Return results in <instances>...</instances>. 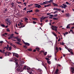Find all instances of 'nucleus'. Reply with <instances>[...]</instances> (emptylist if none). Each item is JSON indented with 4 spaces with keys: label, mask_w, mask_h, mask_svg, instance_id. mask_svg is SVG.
<instances>
[{
    "label": "nucleus",
    "mask_w": 74,
    "mask_h": 74,
    "mask_svg": "<svg viewBox=\"0 0 74 74\" xmlns=\"http://www.w3.org/2000/svg\"><path fill=\"white\" fill-rule=\"evenodd\" d=\"M35 11L36 12H39L40 10H38V9H37Z\"/></svg>",
    "instance_id": "obj_44"
},
{
    "label": "nucleus",
    "mask_w": 74,
    "mask_h": 74,
    "mask_svg": "<svg viewBox=\"0 0 74 74\" xmlns=\"http://www.w3.org/2000/svg\"><path fill=\"white\" fill-rule=\"evenodd\" d=\"M1 26L2 27H5V25L4 24H1Z\"/></svg>",
    "instance_id": "obj_30"
},
{
    "label": "nucleus",
    "mask_w": 74,
    "mask_h": 74,
    "mask_svg": "<svg viewBox=\"0 0 74 74\" xmlns=\"http://www.w3.org/2000/svg\"><path fill=\"white\" fill-rule=\"evenodd\" d=\"M70 52V53H71V54H72V55H73L74 54L73 52L71 51Z\"/></svg>",
    "instance_id": "obj_48"
},
{
    "label": "nucleus",
    "mask_w": 74,
    "mask_h": 74,
    "mask_svg": "<svg viewBox=\"0 0 74 74\" xmlns=\"http://www.w3.org/2000/svg\"><path fill=\"white\" fill-rule=\"evenodd\" d=\"M17 40L19 42H21V39H20L19 38H18V39H17Z\"/></svg>",
    "instance_id": "obj_21"
},
{
    "label": "nucleus",
    "mask_w": 74,
    "mask_h": 74,
    "mask_svg": "<svg viewBox=\"0 0 74 74\" xmlns=\"http://www.w3.org/2000/svg\"><path fill=\"white\" fill-rule=\"evenodd\" d=\"M27 50L28 51H33L32 48L28 49H27Z\"/></svg>",
    "instance_id": "obj_18"
},
{
    "label": "nucleus",
    "mask_w": 74,
    "mask_h": 74,
    "mask_svg": "<svg viewBox=\"0 0 74 74\" xmlns=\"http://www.w3.org/2000/svg\"><path fill=\"white\" fill-rule=\"evenodd\" d=\"M58 71H59V69H57L56 70V72H55V74H58Z\"/></svg>",
    "instance_id": "obj_15"
},
{
    "label": "nucleus",
    "mask_w": 74,
    "mask_h": 74,
    "mask_svg": "<svg viewBox=\"0 0 74 74\" xmlns=\"http://www.w3.org/2000/svg\"><path fill=\"white\" fill-rule=\"evenodd\" d=\"M28 11V12H33V10H31L29 11Z\"/></svg>",
    "instance_id": "obj_38"
},
{
    "label": "nucleus",
    "mask_w": 74,
    "mask_h": 74,
    "mask_svg": "<svg viewBox=\"0 0 74 74\" xmlns=\"http://www.w3.org/2000/svg\"><path fill=\"white\" fill-rule=\"evenodd\" d=\"M52 4H53V5L54 6V7H55V6H58V4H57L53 2H52Z\"/></svg>",
    "instance_id": "obj_12"
},
{
    "label": "nucleus",
    "mask_w": 74,
    "mask_h": 74,
    "mask_svg": "<svg viewBox=\"0 0 74 74\" xmlns=\"http://www.w3.org/2000/svg\"><path fill=\"white\" fill-rule=\"evenodd\" d=\"M56 11H61V9H59L58 8H56Z\"/></svg>",
    "instance_id": "obj_32"
},
{
    "label": "nucleus",
    "mask_w": 74,
    "mask_h": 74,
    "mask_svg": "<svg viewBox=\"0 0 74 74\" xmlns=\"http://www.w3.org/2000/svg\"><path fill=\"white\" fill-rule=\"evenodd\" d=\"M37 7L38 8H40V7H41V6L40 5H39L38 4Z\"/></svg>",
    "instance_id": "obj_26"
},
{
    "label": "nucleus",
    "mask_w": 74,
    "mask_h": 74,
    "mask_svg": "<svg viewBox=\"0 0 74 74\" xmlns=\"http://www.w3.org/2000/svg\"><path fill=\"white\" fill-rule=\"evenodd\" d=\"M45 59H46V60H49V58H45Z\"/></svg>",
    "instance_id": "obj_41"
},
{
    "label": "nucleus",
    "mask_w": 74,
    "mask_h": 74,
    "mask_svg": "<svg viewBox=\"0 0 74 74\" xmlns=\"http://www.w3.org/2000/svg\"><path fill=\"white\" fill-rule=\"evenodd\" d=\"M15 34H19V33H17V32H15Z\"/></svg>",
    "instance_id": "obj_58"
},
{
    "label": "nucleus",
    "mask_w": 74,
    "mask_h": 74,
    "mask_svg": "<svg viewBox=\"0 0 74 74\" xmlns=\"http://www.w3.org/2000/svg\"><path fill=\"white\" fill-rule=\"evenodd\" d=\"M58 14H55V15H54V17H57V16H58Z\"/></svg>",
    "instance_id": "obj_43"
},
{
    "label": "nucleus",
    "mask_w": 74,
    "mask_h": 74,
    "mask_svg": "<svg viewBox=\"0 0 74 74\" xmlns=\"http://www.w3.org/2000/svg\"><path fill=\"white\" fill-rule=\"evenodd\" d=\"M7 9H5L4 11V13H6V12H7Z\"/></svg>",
    "instance_id": "obj_25"
},
{
    "label": "nucleus",
    "mask_w": 74,
    "mask_h": 74,
    "mask_svg": "<svg viewBox=\"0 0 74 74\" xmlns=\"http://www.w3.org/2000/svg\"><path fill=\"white\" fill-rule=\"evenodd\" d=\"M43 17L44 16L40 18V19H42V20H44V19H47L48 18V17H44V18Z\"/></svg>",
    "instance_id": "obj_11"
},
{
    "label": "nucleus",
    "mask_w": 74,
    "mask_h": 74,
    "mask_svg": "<svg viewBox=\"0 0 74 74\" xmlns=\"http://www.w3.org/2000/svg\"><path fill=\"white\" fill-rule=\"evenodd\" d=\"M53 27H54V28H55V27H54V26H51V29H52V30H55V29L53 28Z\"/></svg>",
    "instance_id": "obj_23"
},
{
    "label": "nucleus",
    "mask_w": 74,
    "mask_h": 74,
    "mask_svg": "<svg viewBox=\"0 0 74 74\" xmlns=\"http://www.w3.org/2000/svg\"><path fill=\"white\" fill-rule=\"evenodd\" d=\"M42 66H44V67H45V69H47V68L46 67V66H45V65L44 64V62H42Z\"/></svg>",
    "instance_id": "obj_14"
},
{
    "label": "nucleus",
    "mask_w": 74,
    "mask_h": 74,
    "mask_svg": "<svg viewBox=\"0 0 74 74\" xmlns=\"http://www.w3.org/2000/svg\"><path fill=\"white\" fill-rule=\"evenodd\" d=\"M14 38H16V39H18V37H14Z\"/></svg>",
    "instance_id": "obj_51"
},
{
    "label": "nucleus",
    "mask_w": 74,
    "mask_h": 74,
    "mask_svg": "<svg viewBox=\"0 0 74 74\" xmlns=\"http://www.w3.org/2000/svg\"><path fill=\"white\" fill-rule=\"evenodd\" d=\"M10 36L12 37H13V36H14V34H11V35H10Z\"/></svg>",
    "instance_id": "obj_55"
},
{
    "label": "nucleus",
    "mask_w": 74,
    "mask_h": 74,
    "mask_svg": "<svg viewBox=\"0 0 74 74\" xmlns=\"http://www.w3.org/2000/svg\"><path fill=\"white\" fill-rule=\"evenodd\" d=\"M58 18H53V19H54V20H57V19H58Z\"/></svg>",
    "instance_id": "obj_39"
},
{
    "label": "nucleus",
    "mask_w": 74,
    "mask_h": 74,
    "mask_svg": "<svg viewBox=\"0 0 74 74\" xmlns=\"http://www.w3.org/2000/svg\"><path fill=\"white\" fill-rule=\"evenodd\" d=\"M22 67L21 65L20 66L18 67L17 69V71H18V72H22Z\"/></svg>",
    "instance_id": "obj_2"
},
{
    "label": "nucleus",
    "mask_w": 74,
    "mask_h": 74,
    "mask_svg": "<svg viewBox=\"0 0 74 74\" xmlns=\"http://www.w3.org/2000/svg\"><path fill=\"white\" fill-rule=\"evenodd\" d=\"M66 15L67 17H69V14H66Z\"/></svg>",
    "instance_id": "obj_31"
},
{
    "label": "nucleus",
    "mask_w": 74,
    "mask_h": 74,
    "mask_svg": "<svg viewBox=\"0 0 74 74\" xmlns=\"http://www.w3.org/2000/svg\"><path fill=\"white\" fill-rule=\"evenodd\" d=\"M38 72H39L40 73L39 74H42V71L40 69H38Z\"/></svg>",
    "instance_id": "obj_10"
},
{
    "label": "nucleus",
    "mask_w": 74,
    "mask_h": 74,
    "mask_svg": "<svg viewBox=\"0 0 74 74\" xmlns=\"http://www.w3.org/2000/svg\"><path fill=\"white\" fill-rule=\"evenodd\" d=\"M13 56H15L17 58H19V55L18 54L15 53H13Z\"/></svg>",
    "instance_id": "obj_7"
},
{
    "label": "nucleus",
    "mask_w": 74,
    "mask_h": 74,
    "mask_svg": "<svg viewBox=\"0 0 74 74\" xmlns=\"http://www.w3.org/2000/svg\"><path fill=\"white\" fill-rule=\"evenodd\" d=\"M70 24H69L68 25H67V26L66 27V28L67 29H70V27H69V26H70Z\"/></svg>",
    "instance_id": "obj_24"
},
{
    "label": "nucleus",
    "mask_w": 74,
    "mask_h": 74,
    "mask_svg": "<svg viewBox=\"0 0 74 74\" xmlns=\"http://www.w3.org/2000/svg\"><path fill=\"white\" fill-rule=\"evenodd\" d=\"M15 43H16V44H19V45H22V44L18 42H15Z\"/></svg>",
    "instance_id": "obj_17"
},
{
    "label": "nucleus",
    "mask_w": 74,
    "mask_h": 74,
    "mask_svg": "<svg viewBox=\"0 0 74 74\" xmlns=\"http://www.w3.org/2000/svg\"><path fill=\"white\" fill-rule=\"evenodd\" d=\"M32 19H33V20H37V18H32Z\"/></svg>",
    "instance_id": "obj_42"
},
{
    "label": "nucleus",
    "mask_w": 74,
    "mask_h": 74,
    "mask_svg": "<svg viewBox=\"0 0 74 74\" xmlns=\"http://www.w3.org/2000/svg\"><path fill=\"white\" fill-rule=\"evenodd\" d=\"M9 62H14L16 63V65H18V62H19V60L13 57L12 59H10L9 60Z\"/></svg>",
    "instance_id": "obj_1"
},
{
    "label": "nucleus",
    "mask_w": 74,
    "mask_h": 74,
    "mask_svg": "<svg viewBox=\"0 0 74 74\" xmlns=\"http://www.w3.org/2000/svg\"><path fill=\"white\" fill-rule=\"evenodd\" d=\"M45 22H48V20H46L45 21Z\"/></svg>",
    "instance_id": "obj_60"
},
{
    "label": "nucleus",
    "mask_w": 74,
    "mask_h": 74,
    "mask_svg": "<svg viewBox=\"0 0 74 74\" xmlns=\"http://www.w3.org/2000/svg\"><path fill=\"white\" fill-rule=\"evenodd\" d=\"M69 2H66V4H69Z\"/></svg>",
    "instance_id": "obj_62"
},
{
    "label": "nucleus",
    "mask_w": 74,
    "mask_h": 74,
    "mask_svg": "<svg viewBox=\"0 0 74 74\" xmlns=\"http://www.w3.org/2000/svg\"><path fill=\"white\" fill-rule=\"evenodd\" d=\"M26 10V7H25L23 9V10Z\"/></svg>",
    "instance_id": "obj_56"
},
{
    "label": "nucleus",
    "mask_w": 74,
    "mask_h": 74,
    "mask_svg": "<svg viewBox=\"0 0 74 74\" xmlns=\"http://www.w3.org/2000/svg\"><path fill=\"white\" fill-rule=\"evenodd\" d=\"M24 48H25L26 49H27V47L26 45H24L23 46Z\"/></svg>",
    "instance_id": "obj_36"
},
{
    "label": "nucleus",
    "mask_w": 74,
    "mask_h": 74,
    "mask_svg": "<svg viewBox=\"0 0 74 74\" xmlns=\"http://www.w3.org/2000/svg\"><path fill=\"white\" fill-rule=\"evenodd\" d=\"M51 16V17H52V16H53V15H49V16Z\"/></svg>",
    "instance_id": "obj_61"
},
{
    "label": "nucleus",
    "mask_w": 74,
    "mask_h": 74,
    "mask_svg": "<svg viewBox=\"0 0 74 74\" xmlns=\"http://www.w3.org/2000/svg\"><path fill=\"white\" fill-rule=\"evenodd\" d=\"M28 19L26 18H25V21H28Z\"/></svg>",
    "instance_id": "obj_37"
},
{
    "label": "nucleus",
    "mask_w": 74,
    "mask_h": 74,
    "mask_svg": "<svg viewBox=\"0 0 74 74\" xmlns=\"http://www.w3.org/2000/svg\"><path fill=\"white\" fill-rule=\"evenodd\" d=\"M9 25H11V22H10V21H9Z\"/></svg>",
    "instance_id": "obj_63"
},
{
    "label": "nucleus",
    "mask_w": 74,
    "mask_h": 74,
    "mask_svg": "<svg viewBox=\"0 0 74 74\" xmlns=\"http://www.w3.org/2000/svg\"><path fill=\"white\" fill-rule=\"evenodd\" d=\"M36 49L37 50L38 52H39V51L40 50V48H39L38 47H36Z\"/></svg>",
    "instance_id": "obj_16"
},
{
    "label": "nucleus",
    "mask_w": 74,
    "mask_h": 74,
    "mask_svg": "<svg viewBox=\"0 0 74 74\" xmlns=\"http://www.w3.org/2000/svg\"><path fill=\"white\" fill-rule=\"evenodd\" d=\"M49 1V3H53V0H50V1Z\"/></svg>",
    "instance_id": "obj_22"
},
{
    "label": "nucleus",
    "mask_w": 74,
    "mask_h": 74,
    "mask_svg": "<svg viewBox=\"0 0 74 74\" xmlns=\"http://www.w3.org/2000/svg\"><path fill=\"white\" fill-rule=\"evenodd\" d=\"M47 51H46L45 53H44L43 54H44V55L45 56H46V55H47Z\"/></svg>",
    "instance_id": "obj_29"
},
{
    "label": "nucleus",
    "mask_w": 74,
    "mask_h": 74,
    "mask_svg": "<svg viewBox=\"0 0 74 74\" xmlns=\"http://www.w3.org/2000/svg\"><path fill=\"white\" fill-rule=\"evenodd\" d=\"M4 53L5 54V56H10V54L11 55V53L10 52H7L6 53Z\"/></svg>",
    "instance_id": "obj_5"
},
{
    "label": "nucleus",
    "mask_w": 74,
    "mask_h": 74,
    "mask_svg": "<svg viewBox=\"0 0 74 74\" xmlns=\"http://www.w3.org/2000/svg\"><path fill=\"white\" fill-rule=\"evenodd\" d=\"M38 4H35V7L36 8H37V6H38Z\"/></svg>",
    "instance_id": "obj_33"
},
{
    "label": "nucleus",
    "mask_w": 74,
    "mask_h": 74,
    "mask_svg": "<svg viewBox=\"0 0 74 74\" xmlns=\"http://www.w3.org/2000/svg\"><path fill=\"white\" fill-rule=\"evenodd\" d=\"M5 20L7 24L8 25H9V22L10 21H9V18H7L5 19Z\"/></svg>",
    "instance_id": "obj_4"
},
{
    "label": "nucleus",
    "mask_w": 74,
    "mask_h": 74,
    "mask_svg": "<svg viewBox=\"0 0 74 74\" xmlns=\"http://www.w3.org/2000/svg\"><path fill=\"white\" fill-rule=\"evenodd\" d=\"M12 38V36L11 35H10V37L8 38V39H10L11 38Z\"/></svg>",
    "instance_id": "obj_35"
},
{
    "label": "nucleus",
    "mask_w": 74,
    "mask_h": 74,
    "mask_svg": "<svg viewBox=\"0 0 74 74\" xmlns=\"http://www.w3.org/2000/svg\"><path fill=\"white\" fill-rule=\"evenodd\" d=\"M6 31H7V32H10V29H9V28H8L6 29Z\"/></svg>",
    "instance_id": "obj_28"
},
{
    "label": "nucleus",
    "mask_w": 74,
    "mask_h": 74,
    "mask_svg": "<svg viewBox=\"0 0 74 74\" xmlns=\"http://www.w3.org/2000/svg\"><path fill=\"white\" fill-rule=\"evenodd\" d=\"M3 41H0V43L1 44H3Z\"/></svg>",
    "instance_id": "obj_54"
},
{
    "label": "nucleus",
    "mask_w": 74,
    "mask_h": 74,
    "mask_svg": "<svg viewBox=\"0 0 74 74\" xmlns=\"http://www.w3.org/2000/svg\"><path fill=\"white\" fill-rule=\"evenodd\" d=\"M9 51H11V49H12V48L11 47H9Z\"/></svg>",
    "instance_id": "obj_34"
},
{
    "label": "nucleus",
    "mask_w": 74,
    "mask_h": 74,
    "mask_svg": "<svg viewBox=\"0 0 74 74\" xmlns=\"http://www.w3.org/2000/svg\"><path fill=\"white\" fill-rule=\"evenodd\" d=\"M51 5V4H48L47 5H45L44 6L45 7H49V6H50Z\"/></svg>",
    "instance_id": "obj_19"
},
{
    "label": "nucleus",
    "mask_w": 74,
    "mask_h": 74,
    "mask_svg": "<svg viewBox=\"0 0 74 74\" xmlns=\"http://www.w3.org/2000/svg\"><path fill=\"white\" fill-rule=\"evenodd\" d=\"M71 71L72 73H71V74H73L74 73V67H71Z\"/></svg>",
    "instance_id": "obj_9"
},
{
    "label": "nucleus",
    "mask_w": 74,
    "mask_h": 74,
    "mask_svg": "<svg viewBox=\"0 0 74 74\" xmlns=\"http://www.w3.org/2000/svg\"><path fill=\"white\" fill-rule=\"evenodd\" d=\"M33 23H34V24H36V22H35L34 21H33Z\"/></svg>",
    "instance_id": "obj_52"
},
{
    "label": "nucleus",
    "mask_w": 74,
    "mask_h": 74,
    "mask_svg": "<svg viewBox=\"0 0 74 74\" xmlns=\"http://www.w3.org/2000/svg\"><path fill=\"white\" fill-rule=\"evenodd\" d=\"M41 52H43V53H44V51H40V53H41Z\"/></svg>",
    "instance_id": "obj_47"
},
{
    "label": "nucleus",
    "mask_w": 74,
    "mask_h": 74,
    "mask_svg": "<svg viewBox=\"0 0 74 74\" xmlns=\"http://www.w3.org/2000/svg\"><path fill=\"white\" fill-rule=\"evenodd\" d=\"M52 34H53V35H54V36H56V37L57 36V35H56V34L54 33V32H52Z\"/></svg>",
    "instance_id": "obj_20"
},
{
    "label": "nucleus",
    "mask_w": 74,
    "mask_h": 74,
    "mask_svg": "<svg viewBox=\"0 0 74 74\" xmlns=\"http://www.w3.org/2000/svg\"><path fill=\"white\" fill-rule=\"evenodd\" d=\"M47 4L46 2H43V4Z\"/></svg>",
    "instance_id": "obj_59"
},
{
    "label": "nucleus",
    "mask_w": 74,
    "mask_h": 74,
    "mask_svg": "<svg viewBox=\"0 0 74 74\" xmlns=\"http://www.w3.org/2000/svg\"><path fill=\"white\" fill-rule=\"evenodd\" d=\"M62 5L63 6H62L61 8H66L67 7V5H66L64 4H63Z\"/></svg>",
    "instance_id": "obj_8"
},
{
    "label": "nucleus",
    "mask_w": 74,
    "mask_h": 74,
    "mask_svg": "<svg viewBox=\"0 0 74 74\" xmlns=\"http://www.w3.org/2000/svg\"><path fill=\"white\" fill-rule=\"evenodd\" d=\"M25 45L27 46H30V44L27 42L25 43Z\"/></svg>",
    "instance_id": "obj_13"
},
{
    "label": "nucleus",
    "mask_w": 74,
    "mask_h": 74,
    "mask_svg": "<svg viewBox=\"0 0 74 74\" xmlns=\"http://www.w3.org/2000/svg\"><path fill=\"white\" fill-rule=\"evenodd\" d=\"M59 49L60 50V51H62V48H61V47H60L59 48Z\"/></svg>",
    "instance_id": "obj_57"
},
{
    "label": "nucleus",
    "mask_w": 74,
    "mask_h": 74,
    "mask_svg": "<svg viewBox=\"0 0 74 74\" xmlns=\"http://www.w3.org/2000/svg\"><path fill=\"white\" fill-rule=\"evenodd\" d=\"M67 50H68V51L69 52H71V51H70V50H69V49H67Z\"/></svg>",
    "instance_id": "obj_64"
},
{
    "label": "nucleus",
    "mask_w": 74,
    "mask_h": 74,
    "mask_svg": "<svg viewBox=\"0 0 74 74\" xmlns=\"http://www.w3.org/2000/svg\"><path fill=\"white\" fill-rule=\"evenodd\" d=\"M45 2H46V4H49V3H49V1H45Z\"/></svg>",
    "instance_id": "obj_49"
},
{
    "label": "nucleus",
    "mask_w": 74,
    "mask_h": 74,
    "mask_svg": "<svg viewBox=\"0 0 74 74\" xmlns=\"http://www.w3.org/2000/svg\"><path fill=\"white\" fill-rule=\"evenodd\" d=\"M4 52H5V50H3V51H2V53H4Z\"/></svg>",
    "instance_id": "obj_40"
},
{
    "label": "nucleus",
    "mask_w": 74,
    "mask_h": 74,
    "mask_svg": "<svg viewBox=\"0 0 74 74\" xmlns=\"http://www.w3.org/2000/svg\"><path fill=\"white\" fill-rule=\"evenodd\" d=\"M53 10H54L55 11H56V8H54L53 9Z\"/></svg>",
    "instance_id": "obj_50"
},
{
    "label": "nucleus",
    "mask_w": 74,
    "mask_h": 74,
    "mask_svg": "<svg viewBox=\"0 0 74 74\" xmlns=\"http://www.w3.org/2000/svg\"><path fill=\"white\" fill-rule=\"evenodd\" d=\"M17 3H18V4H22V2H18V1L17 2Z\"/></svg>",
    "instance_id": "obj_46"
},
{
    "label": "nucleus",
    "mask_w": 74,
    "mask_h": 74,
    "mask_svg": "<svg viewBox=\"0 0 74 74\" xmlns=\"http://www.w3.org/2000/svg\"><path fill=\"white\" fill-rule=\"evenodd\" d=\"M47 63H48V64H50L51 63V61L48 60L47 61Z\"/></svg>",
    "instance_id": "obj_27"
},
{
    "label": "nucleus",
    "mask_w": 74,
    "mask_h": 74,
    "mask_svg": "<svg viewBox=\"0 0 74 74\" xmlns=\"http://www.w3.org/2000/svg\"><path fill=\"white\" fill-rule=\"evenodd\" d=\"M56 12H58V11H56L54 12H53V13H54V14H55V13H56Z\"/></svg>",
    "instance_id": "obj_45"
},
{
    "label": "nucleus",
    "mask_w": 74,
    "mask_h": 74,
    "mask_svg": "<svg viewBox=\"0 0 74 74\" xmlns=\"http://www.w3.org/2000/svg\"><path fill=\"white\" fill-rule=\"evenodd\" d=\"M54 30H55V32H57V28H55Z\"/></svg>",
    "instance_id": "obj_53"
},
{
    "label": "nucleus",
    "mask_w": 74,
    "mask_h": 74,
    "mask_svg": "<svg viewBox=\"0 0 74 74\" xmlns=\"http://www.w3.org/2000/svg\"><path fill=\"white\" fill-rule=\"evenodd\" d=\"M19 23L20 26H21V27H19V28H21V27H25V25H24L23 23H21V22H19Z\"/></svg>",
    "instance_id": "obj_6"
},
{
    "label": "nucleus",
    "mask_w": 74,
    "mask_h": 74,
    "mask_svg": "<svg viewBox=\"0 0 74 74\" xmlns=\"http://www.w3.org/2000/svg\"><path fill=\"white\" fill-rule=\"evenodd\" d=\"M30 67L26 66H24L23 67V69H24V70H27L28 71H30Z\"/></svg>",
    "instance_id": "obj_3"
}]
</instances>
